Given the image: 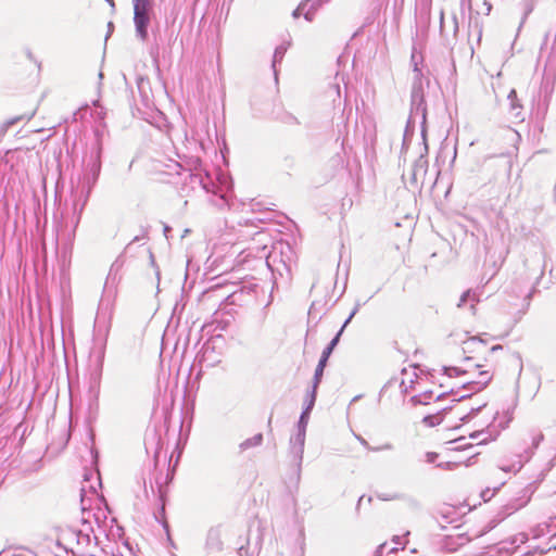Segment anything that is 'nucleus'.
<instances>
[{"label": "nucleus", "mask_w": 556, "mask_h": 556, "mask_svg": "<svg viewBox=\"0 0 556 556\" xmlns=\"http://www.w3.org/2000/svg\"><path fill=\"white\" fill-rule=\"evenodd\" d=\"M465 364L464 366H452L442 368L437 376H433L441 391L438 393L437 399L447 393H454L465 382L458 384L452 382V378L472 376L476 377V382L479 384H486L491 378L492 372L497 365V361L493 355L497 351H502V346L495 345L489 348L483 341L478 339H469L464 343Z\"/></svg>", "instance_id": "obj_1"}, {"label": "nucleus", "mask_w": 556, "mask_h": 556, "mask_svg": "<svg viewBox=\"0 0 556 556\" xmlns=\"http://www.w3.org/2000/svg\"><path fill=\"white\" fill-rule=\"evenodd\" d=\"M466 416V409L459 403H456L440 412L425 416L422 424L426 427H441L443 431H450L458 429Z\"/></svg>", "instance_id": "obj_2"}, {"label": "nucleus", "mask_w": 556, "mask_h": 556, "mask_svg": "<svg viewBox=\"0 0 556 556\" xmlns=\"http://www.w3.org/2000/svg\"><path fill=\"white\" fill-rule=\"evenodd\" d=\"M149 10V0H134L136 30L142 40L148 36V25L150 23Z\"/></svg>", "instance_id": "obj_3"}, {"label": "nucleus", "mask_w": 556, "mask_h": 556, "mask_svg": "<svg viewBox=\"0 0 556 556\" xmlns=\"http://www.w3.org/2000/svg\"><path fill=\"white\" fill-rule=\"evenodd\" d=\"M357 439L368 451L381 452L392 448L390 441L378 430L368 431L367 439L362 437Z\"/></svg>", "instance_id": "obj_4"}, {"label": "nucleus", "mask_w": 556, "mask_h": 556, "mask_svg": "<svg viewBox=\"0 0 556 556\" xmlns=\"http://www.w3.org/2000/svg\"><path fill=\"white\" fill-rule=\"evenodd\" d=\"M16 65L18 66V73L20 74H23V71L22 70H26L27 71V74L29 76L31 75H35V76H38L39 74V71H40V66L39 64L30 56H24L20 62L16 63Z\"/></svg>", "instance_id": "obj_5"}, {"label": "nucleus", "mask_w": 556, "mask_h": 556, "mask_svg": "<svg viewBox=\"0 0 556 556\" xmlns=\"http://www.w3.org/2000/svg\"><path fill=\"white\" fill-rule=\"evenodd\" d=\"M326 364H327V362H325V359H319L318 365L315 369L314 387H313V394H312L309 407L313 405V403L315 401V390H316L318 383L320 382Z\"/></svg>", "instance_id": "obj_6"}, {"label": "nucleus", "mask_w": 556, "mask_h": 556, "mask_svg": "<svg viewBox=\"0 0 556 556\" xmlns=\"http://www.w3.org/2000/svg\"><path fill=\"white\" fill-rule=\"evenodd\" d=\"M508 98L511 100V105L515 108V106H518L520 108L521 105L520 104H515V100L517 98V93H516V90L515 89H511L509 94H508Z\"/></svg>", "instance_id": "obj_7"}, {"label": "nucleus", "mask_w": 556, "mask_h": 556, "mask_svg": "<svg viewBox=\"0 0 556 556\" xmlns=\"http://www.w3.org/2000/svg\"><path fill=\"white\" fill-rule=\"evenodd\" d=\"M341 332H342V329L337 333V336L331 340V342L329 343V348H331L332 350L334 349V346L337 345V343L339 342V339H340V336H341Z\"/></svg>", "instance_id": "obj_8"}, {"label": "nucleus", "mask_w": 556, "mask_h": 556, "mask_svg": "<svg viewBox=\"0 0 556 556\" xmlns=\"http://www.w3.org/2000/svg\"><path fill=\"white\" fill-rule=\"evenodd\" d=\"M331 352H332V349H331V348H329V346H327V348L324 350V352H323V354H321L320 359H325V362H327V361H328V358H329V356H330V354H331Z\"/></svg>", "instance_id": "obj_9"}, {"label": "nucleus", "mask_w": 556, "mask_h": 556, "mask_svg": "<svg viewBox=\"0 0 556 556\" xmlns=\"http://www.w3.org/2000/svg\"><path fill=\"white\" fill-rule=\"evenodd\" d=\"M332 92L336 93V96L339 98L340 97V88L338 85H334L332 86Z\"/></svg>", "instance_id": "obj_10"}, {"label": "nucleus", "mask_w": 556, "mask_h": 556, "mask_svg": "<svg viewBox=\"0 0 556 556\" xmlns=\"http://www.w3.org/2000/svg\"><path fill=\"white\" fill-rule=\"evenodd\" d=\"M468 294H469V291H467V292H465V293L463 294V296H462V299H460V302H462V303L466 301V298H467V295H468Z\"/></svg>", "instance_id": "obj_11"}]
</instances>
